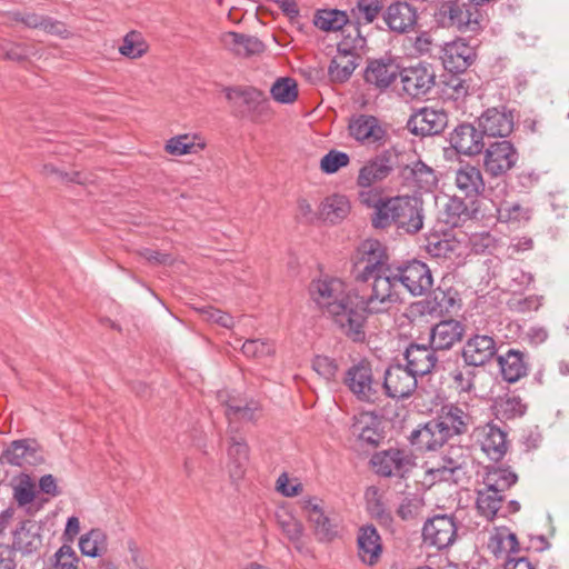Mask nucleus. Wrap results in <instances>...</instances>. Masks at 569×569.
<instances>
[{"mask_svg":"<svg viewBox=\"0 0 569 569\" xmlns=\"http://www.w3.org/2000/svg\"><path fill=\"white\" fill-rule=\"evenodd\" d=\"M498 343L493 336L475 333L470 336L461 349V357L468 367H482L497 355Z\"/></svg>","mask_w":569,"mask_h":569,"instance_id":"obj_12","label":"nucleus"},{"mask_svg":"<svg viewBox=\"0 0 569 569\" xmlns=\"http://www.w3.org/2000/svg\"><path fill=\"white\" fill-rule=\"evenodd\" d=\"M518 161V152L510 141L491 143L485 153V169L492 177H499L511 170Z\"/></svg>","mask_w":569,"mask_h":569,"instance_id":"obj_16","label":"nucleus"},{"mask_svg":"<svg viewBox=\"0 0 569 569\" xmlns=\"http://www.w3.org/2000/svg\"><path fill=\"white\" fill-rule=\"evenodd\" d=\"M392 399H405L417 389V376L402 365L390 366L385 373L381 390Z\"/></svg>","mask_w":569,"mask_h":569,"instance_id":"obj_18","label":"nucleus"},{"mask_svg":"<svg viewBox=\"0 0 569 569\" xmlns=\"http://www.w3.org/2000/svg\"><path fill=\"white\" fill-rule=\"evenodd\" d=\"M400 66L397 59L391 56H385L379 59L368 61L363 78L365 81L376 89H388L399 77Z\"/></svg>","mask_w":569,"mask_h":569,"instance_id":"obj_20","label":"nucleus"},{"mask_svg":"<svg viewBox=\"0 0 569 569\" xmlns=\"http://www.w3.org/2000/svg\"><path fill=\"white\" fill-rule=\"evenodd\" d=\"M351 210L349 199L343 194H331L320 206V216L325 221L337 223L348 217Z\"/></svg>","mask_w":569,"mask_h":569,"instance_id":"obj_43","label":"nucleus"},{"mask_svg":"<svg viewBox=\"0 0 569 569\" xmlns=\"http://www.w3.org/2000/svg\"><path fill=\"white\" fill-rule=\"evenodd\" d=\"M350 158L346 152L330 150L320 160V169L328 174L337 172L349 164Z\"/></svg>","mask_w":569,"mask_h":569,"instance_id":"obj_55","label":"nucleus"},{"mask_svg":"<svg viewBox=\"0 0 569 569\" xmlns=\"http://www.w3.org/2000/svg\"><path fill=\"white\" fill-rule=\"evenodd\" d=\"M369 282L370 293L359 296L357 302V308L365 317L386 312L400 300V284L393 267L375 274Z\"/></svg>","mask_w":569,"mask_h":569,"instance_id":"obj_4","label":"nucleus"},{"mask_svg":"<svg viewBox=\"0 0 569 569\" xmlns=\"http://www.w3.org/2000/svg\"><path fill=\"white\" fill-rule=\"evenodd\" d=\"M12 548L24 555L37 551L42 543L39 528L34 521H21L19 527L13 531Z\"/></svg>","mask_w":569,"mask_h":569,"instance_id":"obj_35","label":"nucleus"},{"mask_svg":"<svg viewBox=\"0 0 569 569\" xmlns=\"http://www.w3.org/2000/svg\"><path fill=\"white\" fill-rule=\"evenodd\" d=\"M393 171V156L385 150L367 160L359 169L357 187H373L386 180Z\"/></svg>","mask_w":569,"mask_h":569,"instance_id":"obj_19","label":"nucleus"},{"mask_svg":"<svg viewBox=\"0 0 569 569\" xmlns=\"http://www.w3.org/2000/svg\"><path fill=\"white\" fill-rule=\"evenodd\" d=\"M241 350L248 358L263 359L274 353V345L269 340L249 339L243 342Z\"/></svg>","mask_w":569,"mask_h":569,"instance_id":"obj_52","label":"nucleus"},{"mask_svg":"<svg viewBox=\"0 0 569 569\" xmlns=\"http://www.w3.org/2000/svg\"><path fill=\"white\" fill-rule=\"evenodd\" d=\"M347 22V13L337 9L318 10L313 18L315 26L326 32L341 30Z\"/></svg>","mask_w":569,"mask_h":569,"instance_id":"obj_46","label":"nucleus"},{"mask_svg":"<svg viewBox=\"0 0 569 569\" xmlns=\"http://www.w3.org/2000/svg\"><path fill=\"white\" fill-rule=\"evenodd\" d=\"M402 90L410 98H420L430 92L436 84L433 69L425 63L400 70Z\"/></svg>","mask_w":569,"mask_h":569,"instance_id":"obj_14","label":"nucleus"},{"mask_svg":"<svg viewBox=\"0 0 569 569\" xmlns=\"http://www.w3.org/2000/svg\"><path fill=\"white\" fill-rule=\"evenodd\" d=\"M276 488L284 497H296L303 489L300 482H291L284 472L279 476Z\"/></svg>","mask_w":569,"mask_h":569,"instance_id":"obj_64","label":"nucleus"},{"mask_svg":"<svg viewBox=\"0 0 569 569\" xmlns=\"http://www.w3.org/2000/svg\"><path fill=\"white\" fill-rule=\"evenodd\" d=\"M310 295L342 333L353 341L365 339L366 317L357 308L359 295L339 278L322 277L310 284Z\"/></svg>","mask_w":569,"mask_h":569,"instance_id":"obj_1","label":"nucleus"},{"mask_svg":"<svg viewBox=\"0 0 569 569\" xmlns=\"http://www.w3.org/2000/svg\"><path fill=\"white\" fill-rule=\"evenodd\" d=\"M222 44L233 54L242 58H249L260 54L266 47L257 37L229 31L221 37Z\"/></svg>","mask_w":569,"mask_h":569,"instance_id":"obj_32","label":"nucleus"},{"mask_svg":"<svg viewBox=\"0 0 569 569\" xmlns=\"http://www.w3.org/2000/svg\"><path fill=\"white\" fill-rule=\"evenodd\" d=\"M441 52L445 69L452 73L463 72L475 57L473 49L461 39L446 43Z\"/></svg>","mask_w":569,"mask_h":569,"instance_id":"obj_27","label":"nucleus"},{"mask_svg":"<svg viewBox=\"0 0 569 569\" xmlns=\"http://www.w3.org/2000/svg\"><path fill=\"white\" fill-rule=\"evenodd\" d=\"M455 183L466 197H476L485 190L480 169L471 164H463L456 171Z\"/></svg>","mask_w":569,"mask_h":569,"instance_id":"obj_38","label":"nucleus"},{"mask_svg":"<svg viewBox=\"0 0 569 569\" xmlns=\"http://www.w3.org/2000/svg\"><path fill=\"white\" fill-rule=\"evenodd\" d=\"M390 257L383 243L376 239H367L359 246L352 274L356 282L367 283L380 272L392 268L389 263Z\"/></svg>","mask_w":569,"mask_h":569,"instance_id":"obj_5","label":"nucleus"},{"mask_svg":"<svg viewBox=\"0 0 569 569\" xmlns=\"http://www.w3.org/2000/svg\"><path fill=\"white\" fill-rule=\"evenodd\" d=\"M77 562L78 557L72 547L63 545L54 553V562L50 569H78Z\"/></svg>","mask_w":569,"mask_h":569,"instance_id":"obj_60","label":"nucleus"},{"mask_svg":"<svg viewBox=\"0 0 569 569\" xmlns=\"http://www.w3.org/2000/svg\"><path fill=\"white\" fill-rule=\"evenodd\" d=\"M270 93L280 103H292L298 97L297 83L291 78H280L272 84Z\"/></svg>","mask_w":569,"mask_h":569,"instance_id":"obj_50","label":"nucleus"},{"mask_svg":"<svg viewBox=\"0 0 569 569\" xmlns=\"http://www.w3.org/2000/svg\"><path fill=\"white\" fill-rule=\"evenodd\" d=\"M457 530L456 518L452 515H436L423 523V543L440 551L446 550L456 542Z\"/></svg>","mask_w":569,"mask_h":569,"instance_id":"obj_10","label":"nucleus"},{"mask_svg":"<svg viewBox=\"0 0 569 569\" xmlns=\"http://www.w3.org/2000/svg\"><path fill=\"white\" fill-rule=\"evenodd\" d=\"M462 6L463 4L452 0L443 2L440 6L439 11L437 13L441 24L446 27H455L456 23L461 22V19L459 20V17H461L462 14Z\"/></svg>","mask_w":569,"mask_h":569,"instance_id":"obj_56","label":"nucleus"},{"mask_svg":"<svg viewBox=\"0 0 569 569\" xmlns=\"http://www.w3.org/2000/svg\"><path fill=\"white\" fill-rule=\"evenodd\" d=\"M79 548L84 556L99 557L107 551V535L101 529H92L81 536Z\"/></svg>","mask_w":569,"mask_h":569,"instance_id":"obj_48","label":"nucleus"},{"mask_svg":"<svg viewBox=\"0 0 569 569\" xmlns=\"http://www.w3.org/2000/svg\"><path fill=\"white\" fill-rule=\"evenodd\" d=\"M447 123L445 111L423 108L409 119L408 128L416 136H436L443 131Z\"/></svg>","mask_w":569,"mask_h":569,"instance_id":"obj_22","label":"nucleus"},{"mask_svg":"<svg viewBox=\"0 0 569 569\" xmlns=\"http://www.w3.org/2000/svg\"><path fill=\"white\" fill-rule=\"evenodd\" d=\"M423 201L415 196L387 197L379 208L377 217L371 218L376 229H386L392 224L407 233L415 234L423 228Z\"/></svg>","mask_w":569,"mask_h":569,"instance_id":"obj_2","label":"nucleus"},{"mask_svg":"<svg viewBox=\"0 0 569 569\" xmlns=\"http://www.w3.org/2000/svg\"><path fill=\"white\" fill-rule=\"evenodd\" d=\"M522 351L510 349L497 358L503 380L513 383L527 376L528 363Z\"/></svg>","mask_w":569,"mask_h":569,"instance_id":"obj_36","label":"nucleus"},{"mask_svg":"<svg viewBox=\"0 0 569 569\" xmlns=\"http://www.w3.org/2000/svg\"><path fill=\"white\" fill-rule=\"evenodd\" d=\"M379 421L370 413L363 412L353 418L351 426L352 435L357 436L362 442L370 446H378L383 436L379 430Z\"/></svg>","mask_w":569,"mask_h":569,"instance_id":"obj_40","label":"nucleus"},{"mask_svg":"<svg viewBox=\"0 0 569 569\" xmlns=\"http://www.w3.org/2000/svg\"><path fill=\"white\" fill-rule=\"evenodd\" d=\"M200 312L204 320L218 323L223 328H232L234 325L232 316L211 306L203 307Z\"/></svg>","mask_w":569,"mask_h":569,"instance_id":"obj_61","label":"nucleus"},{"mask_svg":"<svg viewBox=\"0 0 569 569\" xmlns=\"http://www.w3.org/2000/svg\"><path fill=\"white\" fill-rule=\"evenodd\" d=\"M277 526L284 537L300 549V543L305 533L303 525L293 515L286 510L276 513Z\"/></svg>","mask_w":569,"mask_h":569,"instance_id":"obj_45","label":"nucleus"},{"mask_svg":"<svg viewBox=\"0 0 569 569\" xmlns=\"http://www.w3.org/2000/svg\"><path fill=\"white\" fill-rule=\"evenodd\" d=\"M223 92L229 102L249 112L261 111L268 101L266 93L253 87H226Z\"/></svg>","mask_w":569,"mask_h":569,"instance_id":"obj_29","label":"nucleus"},{"mask_svg":"<svg viewBox=\"0 0 569 569\" xmlns=\"http://www.w3.org/2000/svg\"><path fill=\"white\" fill-rule=\"evenodd\" d=\"M34 483L24 475L19 485L13 488V498L20 507H24L34 500Z\"/></svg>","mask_w":569,"mask_h":569,"instance_id":"obj_58","label":"nucleus"},{"mask_svg":"<svg viewBox=\"0 0 569 569\" xmlns=\"http://www.w3.org/2000/svg\"><path fill=\"white\" fill-rule=\"evenodd\" d=\"M366 501L369 512L380 521H390L391 517L387 512L382 501V495L377 487H369L366 491Z\"/></svg>","mask_w":569,"mask_h":569,"instance_id":"obj_53","label":"nucleus"},{"mask_svg":"<svg viewBox=\"0 0 569 569\" xmlns=\"http://www.w3.org/2000/svg\"><path fill=\"white\" fill-rule=\"evenodd\" d=\"M228 459V470L230 477L234 480L242 478L249 460V449L242 438H230Z\"/></svg>","mask_w":569,"mask_h":569,"instance_id":"obj_42","label":"nucleus"},{"mask_svg":"<svg viewBox=\"0 0 569 569\" xmlns=\"http://www.w3.org/2000/svg\"><path fill=\"white\" fill-rule=\"evenodd\" d=\"M358 555L366 565L373 566L378 562L381 552V539L377 529L371 526L361 527L358 535Z\"/></svg>","mask_w":569,"mask_h":569,"instance_id":"obj_33","label":"nucleus"},{"mask_svg":"<svg viewBox=\"0 0 569 569\" xmlns=\"http://www.w3.org/2000/svg\"><path fill=\"white\" fill-rule=\"evenodd\" d=\"M468 458L463 447L449 446L440 455H435L425 462L426 477L432 482H457V473L467 466Z\"/></svg>","mask_w":569,"mask_h":569,"instance_id":"obj_7","label":"nucleus"},{"mask_svg":"<svg viewBox=\"0 0 569 569\" xmlns=\"http://www.w3.org/2000/svg\"><path fill=\"white\" fill-rule=\"evenodd\" d=\"M465 331L466 328L460 321L442 320L431 329V346L435 350H448L462 339Z\"/></svg>","mask_w":569,"mask_h":569,"instance_id":"obj_31","label":"nucleus"},{"mask_svg":"<svg viewBox=\"0 0 569 569\" xmlns=\"http://www.w3.org/2000/svg\"><path fill=\"white\" fill-rule=\"evenodd\" d=\"M420 508L421 503L418 499L405 498L398 507L397 515L408 521L418 516Z\"/></svg>","mask_w":569,"mask_h":569,"instance_id":"obj_63","label":"nucleus"},{"mask_svg":"<svg viewBox=\"0 0 569 569\" xmlns=\"http://www.w3.org/2000/svg\"><path fill=\"white\" fill-rule=\"evenodd\" d=\"M206 146L207 143L200 134L183 133L167 140L164 150L171 156L181 157L186 154H197L202 151Z\"/></svg>","mask_w":569,"mask_h":569,"instance_id":"obj_39","label":"nucleus"},{"mask_svg":"<svg viewBox=\"0 0 569 569\" xmlns=\"http://www.w3.org/2000/svg\"><path fill=\"white\" fill-rule=\"evenodd\" d=\"M347 129L349 137L366 148L379 149L389 140L387 124L373 114H352Z\"/></svg>","mask_w":569,"mask_h":569,"instance_id":"obj_6","label":"nucleus"},{"mask_svg":"<svg viewBox=\"0 0 569 569\" xmlns=\"http://www.w3.org/2000/svg\"><path fill=\"white\" fill-rule=\"evenodd\" d=\"M488 549L496 558L507 560L519 551V542L517 536L508 528H498L489 538Z\"/></svg>","mask_w":569,"mask_h":569,"instance_id":"obj_41","label":"nucleus"},{"mask_svg":"<svg viewBox=\"0 0 569 569\" xmlns=\"http://www.w3.org/2000/svg\"><path fill=\"white\" fill-rule=\"evenodd\" d=\"M477 123L482 136L505 138L513 130L515 117L506 107H492L481 113Z\"/></svg>","mask_w":569,"mask_h":569,"instance_id":"obj_17","label":"nucleus"},{"mask_svg":"<svg viewBox=\"0 0 569 569\" xmlns=\"http://www.w3.org/2000/svg\"><path fill=\"white\" fill-rule=\"evenodd\" d=\"M149 46L138 31L128 32L119 47V52L129 59H139L148 52Z\"/></svg>","mask_w":569,"mask_h":569,"instance_id":"obj_49","label":"nucleus"},{"mask_svg":"<svg viewBox=\"0 0 569 569\" xmlns=\"http://www.w3.org/2000/svg\"><path fill=\"white\" fill-rule=\"evenodd\" d=\"M518 480L509 468H492L483 479V486L477 490L476 506L480 516L492 520L498 515L503 501V492Z\"/></svg>","mask_w":569,"mask_h":569,"instance_id":"obj_3","label":"nucleus"},{"mask_svg":"<svg viewBox=\"0 0 569 569\" xmlns=\"http://www.w3.org/2000/svg\"><path fill=\"white\" fill-rule=\"evenodd\" d=\"M448 440L433 419L415 429L409 436V442L420 452L437 451Z\"/></svg>","mask_w":569,"mask_h":569,"instance_id":"obj_28","label":"nucleus"},{"mask_svg":"<svg viewBox=\"0 0 569 569\" xmlns=\"http://www.w3.org/2000/svg\"><path fill=\"white\" fill-rule=\"evenodd\" d=\"M405 359L408 368L416 376H425L437 368L438 359L436 350L425 345H410L406 352Z\"/></svg>","mask_w":569,"mask_h":569,"instance_id":"obj_30","label":"nucleus"},{"mask_svg":"<svg viewBox=\"0 0 569 569\" xmlns=\"http://www.w3.org/2000/svg\"><path fill=\"white\" fill-rule=\"evenodd\" d=\"M381 9L380 0H358L352 12L359 23H371L379 16Z\"/></svg>","mask_w":569,"mask_h":569,"instance_id":"obj_51","label":"nucleus"},{"mask_svg":"<svg viewBox=\"0 0 569 569\" xmlns=\"http://www.w3.org/2000/svg\"><path fill=\"white\" fill-rule=\"evenodd\" d=\"M406 179H412L415 187L422 191H431L438 182L435 170L422 161H416L403 171Z\"/></svg>","mask_w":569,"mask_h":569,"instance_id":"obj_44","label":"nucleus"},{"mask_svg":"<svg viewBox=\"0 0 569 569\" xmlns=\"http://www.w3.org/2000/svg\"><path fill=\"white\" fill-rule=\"evenodd\" d=\"M383 20L391 31L406 33L417 24L418 12L412 4L406 1H396L383 12Z\"/></svg>","mask_w":569,"mask_h":569,"instance_id":"obj_23","label":"nucleus"},{"mask_svg":"<svg viewBox=\"0 0 569 569\" xmlns=\"http://www.w3.org/2000/svg\"><path fill=\"white\" fill-rule=\"evenodd\" d=\"M358 200L359 202L367 207L373 209L372 217H377L379 212V208L387 201V197L383 198L381 196V190L373 187H358Z\"/></svg>","mask_w":569,"mask_h":569,"instance_id":"obj_54","label":"nucleus"},{"mask_svg":"<svg viewBox=\"0 0 569 569\" xmlns=\"http://www.w3.org/2000/svg\"><path fill=\"white\" fill-rule=\"evenodd\" d=\"M44 460L40 446L33 439L11 441L1 452L0 462L17 467L38 466Z\"/></svg>","mask_w":569,"mask_h":569,"instance_id":"obj_13","label":"nucleus"},{"mask_svg":"<svg viewBox=\"0 0 569 569\" xmlns=\"http://www.w3.org/2000/svg\"><path fill=\"white\" fill-rule=\"evenodd\" d=\"M218 399L226 407L224 415L230 423L239 420L253 421L257 419V412L259 411L257 402H243L230 397L227 391H219Z\"/></svg>","mask_w":569,"mask_h":569,"instance_id":"obj_34","label":"nucleus"},{"mask_svg":"<svg viewBox=\"0 0 569 569\" xmlns=\"http://www.w3.org/2000/svg\"><path fill=\"white\" fill-rule=\"evenodd\" d=\"M527 406L519 396L502 397L496 401L495 415L500 420H512L526 413Z\"/></svg>","mask_w":569,"mask_h":569,"instance_id":"obj_47","label":"nucleus"},{"mask_svg":"<svg viewBox=\"0 0 569 569\" xmlns=\"http://www.w3.org/2000/svg\"><path fill=\"white\" fill-rule=\"evenodd\" d=\"M433 300L441 311L449 312L458 305L459 293L451 287L446 289L439 287L433 291Z\"/></svg>","mask_w":569,"mask_h":569,"instance_id":"obj_59","label":"nucleus"},{"mask_svg":"<svg viewBox=\"0 0 569 569\" xmlns=\"http://www.w3.org/2000/svg\"><path fill=\"white\" fill-rule=\"evenodd\" d=\"M450 146L466 156L479 154L483 147V136L472 124L462 123L455 128L449 138Z\"/></svg>","mask_w":569,"mask_h":569,"instance_id":"obj_26","label":"nucleus"},{"mask_svg":"<svg viewBox=\"0 0 569 569\" xmlns=\"http://www.w3.org/2000/svg\"><path fill=\"white\" fill-rule=\"evenodd\" d=\"M400 289L405 288L415 297L422 296L432 287L433 280L429 267L419 260H412L393 268Z\"/></svg>","mask_w":569,"mask_h":569,"instance_id":"obj_11","label":"nucleus"},{"mask_svg":"<svg viewBox=\"0 0 569 569\" xmlns=\"http://www.w3.org/2000/svg\"><path fill=\"white\" fill-rule=\"evenodd\" d=\"M343 382L359 401L375 403L381 396V383L375 379L372 367L366 360L352 365L346 371Z\"/></svg>","mask_w":569,"mask_h":569,"instance_id":"obj_8","label":"nucleus"},{"mask_svg":"<svg viewBox=\"0 0 569 569\" xmlns=\"http://www.w3.org/2000/svg\"><path fill=\"white\" fill-rule=\"evenodd\" d=\"M433 420L448 439L466 433L473 422L468 412L453 405L443 406Z\"/></svg>","mask_w":569,"mask_h":569,"instance_id":"obj_24","label":"nucleus"},{"mask_svg":"<svg viewBox=\"0 0 569 569\" xmlns=\"http://www.w3.org/2000/svg\"><path fill=\"white\" fill-rule=\"evenodd\" d=\"M359 54L346 43L338 46L337 53L330 61L328 76L333 83H343L350 79L358 66Z\"/></svg>","mask_w":569,"mask_h":569,"instance_id":"obj_25","label":"nucleus"},{"mask_svg":"<svg viewBox=\"0 0 569 569\" xmlns=\"http://www.w3.org/2000/svg\"><path fill=\"white\" fill-rule=\"evenodd\" d=\"M312 369L326 381H333L338 373L336 360L327 356L315 357L312 360Z\"/></svg>","mask_w":569,"mask_h":569,"instance_id":"obj_57","label":"nucleus"},{"mask_svg":"<svg viewBox=\"0 0 569 569\" xmlns=\"http://www.w3.org/2000/svg\"><path fill=\"white\" fill-rule=\"evenodd\" d=\"M473 437L489 459L499 461L505 457L508 450L507 433L496 425L477 427Z\"/></svg>","mask_w":569,"mask_h":569,"instance_id":"obj_21","label":"nucleus"},{"mask_svg":"<svg viewBox=\"0 0 569 569\" xmlns=\"http://www.w3.org/2000/svg\"><path fill=\"white\" fill-rule=\"evenodd\" d=\"M492 203L496 208L498 221L513 229L526 224L531 218V210L519 202L508 200L496 202L492 200Z\"/></svg>","mask_w":569,"mask_h":569,"instance_id":"obj_37","label":"nucleus"},{"mask_svg":"<svg viewBox=\"0 0 569 569\" xmlns=\"http://www.w3.org/2000/svg\"><path fill=\"white\" fill-rule=\"evenodd\" d=\"M299 503L318 541L330 542L338 536L337 523L326 510L321 499L305 497Z\"/></svg>","mask_w":569,"mask_h":569,"instance_id":"obj_9","label":"nucleus"},{"mask_svg":"<svg viewBox=\"0 0 569 569\" xmlns=\"http://www.w3.org/2000/svg\"><path fill=\"white\" fill-rule=\"evenodd\" d=\"M455 249L456 243L447 239L429 241L427 246L428 252L437 258H450V254L455 251Z\"/></svg>","mask_w":569,"mask_h":569,"instance_id":"obj_62","label":"nucleus"},{"mask_svg":"<svg viewBox=\"0 0 569 569\" xmlns=\"http://www.w3.org/2000/svg\"><path fill=\"white\" fill-rule=\"evenodd\" d=\"M371 462L376 472L383 477H403L415 465L410 452L397 448L377 452Z\"/></svg>","mask_w":569,"mask_h":569,"instance_id":"obj_15","label":"nucleus"}]
</instances>
